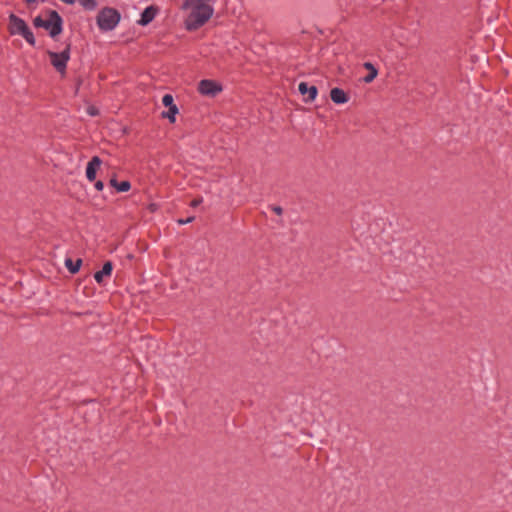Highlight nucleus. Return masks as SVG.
<instances>
[{
	"mask_svg": "<svg viewBox=\"0 0 512 512\" xmlns=\"http://www.w3.org/2000/svg\"><path fill=\"white\" fill-rule=\"evenodd\" d=\"M182 9L189 11L185 25L190 31L202 27L214 14L210 0H185Z\"/></svg>",
	"mask_w": 512,
	"mask_h": 512,
	"instance_id": "obj_1",
	"label": "nucleus"
},
{
	"mask_svg": "<svg viewBox=\"0 0 512 512\" xmlns=\"http://www.w3.org/2000/svg\"><path fill=\"white\" fill-rule=\"evenodd\" d=\"M33 24L35 27L47 30L52 38L61 34L63 30V20L59 13L54 10L48 11L46 18L41 16L35 17Z\"/></svg>",
	"mask_w": 512,
	"mask_h": 512,
	"instance_id": "obj_2",
	"label": "nucleus"
},
{
	"mask_svg": "<svg viewBox=\"0 0 512 512\" xmlns=\"http://www.w3.org/2000/svg\"><path fill=\"white\" fill-rule=\"evenodd\" d=\"M9 32L11 35H21L31 46L36 44L34 34L26 22L15 14L9 15Z\"/></svg>",
	"mask_w": 512,
	"mask_h": 512,
	"instance_id": "obj_3",
	"label": "nucleus"
},
{
	"mask_svg": "<svg viewBox=\"0 0 512 512\" xmlns=\"http://www.w3.org/2000/svg\"><path fill=\"white\" fill-rule=\"evenodd\" d=\"M120 21V14L113 8L102 9L97 16V25L102 31L113 30Z\"/></svg>",
	"mask_w": 512,
	"mask_h": 512,
	"instance_id": "obj_4",
	"label": "nucleus"
},
{
	"mask_svg": "<svg viewBox=\"0 0 512 512\" xmlns=\"http://www.w3.org/2000/svg\"><path fill=\"white\" fill-rule=\"evenodd\" d=\"M52 66L61 75H65L67 63L70 59V45H67L61 52L48 51Z\"/></svg>",
	"mask_w": 512,
	"mask_h": 512,
	"instance_id": "obj_5",
	"label": "nucleus"
},
{
	"mask_svg": "<svg viewBox=\"0 0 512 512\" xmlns=\"http://www.w3.org/2000/svg\"><path fill=\"white\" fill-rule=\"evenodd\" d=\"M222 90V85L214 80L204 79L198 84V91L204 96L214 97Z\"/></svg>",
	"mask_w": 512,
	"mask_h": 512,
	"instance_id": "obj_6",
	"label": "nucleus"
},
{
	"mask_svg": "<svg viewBox=\"0 0 512 512\" xmlns=\"http://www.w3.org/2000/svg\"><path fill=\"white\" fill-rule=\"evenodd\" d=\"M102 164V160L98 156H94L87 163L86 166V177L90 182L95 181L98 169Z\"/></svg>",
	"mask_w": 512,
	"mask_h": 512,
	"instance_id": "obj_7",
	"label": "nucleus"
},
{
	"mask_svg": "<svg viewBox=\"0 0 512 512\" xmlns=\"http://www.w3.org/2000/svg\"><path fill=\"white\" fill-rule=\"evenodd\" d=\"M157 13H158V8L156 6H153V5L148 6L141 13V17L138 20V24L141 26H147L149 23H151L154 20Z\"/></svg>",
	"mask_w": 512,
	"mask_h": 512,
	"instance_id": "obj_8",
	"label": "nucleus"
},
{
	"mask_svg": "<svg viewBox=\"0 0 512 512\" xmlns=\"http://www.w3.org/2000/svg\"><path fill=\"white\" fill-rule=\"evenodd\" d=\"M298 90L303 96H307V100L312 101L317 96V88L309 86L306 82H301L298 85Z\"/></svg>",
	"mask_w": 512,
	"mask_h": 512,
	"instance_id": "obj_9",
	"label": "nucleus"
},
{
	"mask_svg": "<svg viewBox=\"0 0 512 512\" xmlns=\"http://www.w3.org/2000/svg\"><path fill=\"white\" fill-rule=\"evenodd\" d=\"M113 270L112 263L107 261L104 263L102 269L94 274V279L98 284L103 282L104 277H110Z\"/></svg>",
	"mask_w": 512,
	"mask_h": 512,
	"instance_id": "obj_10",
	"label": "nucleus"
},
{
	"mask_svg": "<svg viewBox=\"0 0 512 512\" xmlns=\"http://www.w3.org/2000/svg\"><path fill=\"white\" fill-rule=\"evenodd\" d=\"M330 97L336 104H344L348 101L346 93L340 88H333L330 92Z\"/></svg>",
	"mask_w": 512,
	"mask_h": 512,
	"instance_id": "obj_11",
	"label": "nucleus"
},
{
	"mask_svg": "<svg viewBox=\"0 0 512 512\" xmlns=\"http://www.w3.org/2000/svg\"><path fill=\"white\" fill-rule=\"evenodd\" d=\"M364 68L368 70L369 74L366 75L363 80L365 83H371L377 77L378 71L370 62H365Z\"/></svg>",
	"mask_w": 512,
	"mask_h": 512,
	"instance_id": "obj_12",
	"label": "nucleus"
},
{
	"mask_svg": "<svg viewBox=\"0 0 512 512\" xmlns=\"http://www.w3.org/2000/svg\"><path fill=\"white\" fill-rule=\"evenodd\" d=\"M81 263H82L81 259H77L76 261H73L72 259L67 258L65 260V266L69 270V272L72 274H75L79 271V269L81 267Z\"/></svg>",
	"mask_w": 512,
	"mask_h": 512,
	"instance_id": "obj_13",
	"label": "nucleus"
},
{
	"mask_svg": "<svg viewBox=\"0 0 512 512\" xmlns=\"http://www.w3.org/2000/svg\"><path fill=\"white\" fill-rule=\"evenodd\" d=\"M167 112L162 113V117L167 118L171 123H174L176 120V115L178 114V108L176 105L172 107H168Z\"/></svg>",
	"mask_w": 512,
	"mask_h": 512,
	"instance_id": "obj_14",
	"label": "nucleus"
},
{
	"mask_svg": "<svg viewBox=\"0 0 512 512\" xmlns=\"http://www.w3.org/2000/svg\"><path fill=\"white\" fill-rule=\"evenodd\" d=\"M84 9L93 11L97 7V2L95 0H77Z\"/></svg>",
	"mask_w": 512,
	"mask_h": 512,
	"instance_id": "obj_15",
	"label": "nucleus"
},
{
	"mask_svg": "<svg viewBox=\"0 0 512 512\" xmlns=\"http://www.w3.org/2000/svg\"><path fill=\"white\" fill-rule=\"evenodd\" d=\"M130 188H131V184L129 181L119 182L118 185L116 186V190L118 192H127L130 190Z\"/></svg>",
	"mask_w": 512,
	"mask_h": 512,
	"instance_id": "obj_16",
	"label": "nucleus"
},
{
	"mask_svg": "<svg viewBox=\"0 0 512 512\" xmlns=\"http://www.w3.org/2000/svg\"><path fill=\"white\" fill-rule=\"evenodd\" d=\"M162 103L164 106L166 107H172L174 106V98L171 94H165L163 97H162Z\"/></svg>",
	"mask_w": 512,
	"mask_h": 512,
	"instance_id": "obj_17",
	"label": "nucleus"
},
{
	"mask_svg": "<svg viewBox=\"0 0 512 512\" xmlns=\"http://www.w3.org/2000/svg\"><path fill=\"white\" fill-rule=\"evenodd\" d=\"M94 187L97 191H102L104 189V183L102 181H96Z\"/></svg>",
	"mask_w": 512,
	"mask_h": 512,
	"instance_id": "obj_18",
	"label": "nucleus"
},
{
	"mask_svg": "<svg viewBox=\"0 0 512 512\" xmlns=\"http://www.w3.org/2000/svg\"><path fill=\"white\" fill-rule=\"evenodd\" d=\"M202 198H197V199H194L192 202H191V206L192 207H197L198 205H200L202 203Z\"/></svg>",
	"mask_w": 512,
	"mask_h": 512,
	"instance_id": "obj_19",
	"label": "nucleus"
},
{
	"mask_svg": "<svg viewBox=\"0 0 512 512\" xmlns=\"http://www.w3.org/2000/svg\"><path fill=\"white\" fill-rule=\"evenodd\" d=\"M193 220H194V217H189V218L184 219V220L180 219L178 222H179V224L184 225V224L192 222Z\"/></svg>",
	"mask_w": 512,
	"mask_h": 512,
	"instance_id": "obj_20",
	"label": "nucleus"
},
{
	"mask_svg": "<svg viewBox=\"0 0 512 512\" xmlns=\"http://www.w3.org/2000/svg\"><path fill=\"white\" fill-rule=\"evenodd\" d=\"M88 113L91 116H95L97 114V109L95 107H89L88 108Z\"/></svg>",
	"mask_w": 512,
	"mask_h": 512,
	"instance_id": "obj_21",
	"label": "nucleus"
},
{
	"mask_svg": "<svg viewBox=\"0 0 512 512\" xmlns=\"http://www.w3.org/2000/svg\"><path fill=\"white\" fill-rule=\"evenodd\" d=\"M273 211L278 214V215H281L282 214V208L279 207V206H275L273 207Z\"/></svg>",
	"mask_w": 512,
	"mask_h": 512,
	"instance_id": "obj_22",
	"label": "nucleus"
},
{
	"mask_svg": "<svg viewBox=\"0 0 512 512\" xmlns=\"http://www.w3.org/2000/svg\"><path fill=\"white\" fill-rule=\"evenodd\" d=\"M119 182H117V180L115 178H112L110 180V185L113 186L115 189H116V186L118 185Z\"/></svg>",
	"mask_w": 512,
	"mask_h": 512,
	"instance_id": "obj_23",
	"label": "nucleus"
},
{
	"mask_svg": "<svg viewBox=\"0 0 512 512\" xmlns=\"http://www.w3.org/2000/svg\"><path fill=\"white\" fill-rule=\"evenodd\" d=\"M60 1L65 4L72 5V4L76 3L77 0H60Z\"/></svg>",
	"mask_w": 512,
	"mask_h": 512,
	"instance_id": "obj_24",
	"label": "nucleus"
},
{
	"mask_svg": "<svg viewBox=\"0 0 512 512\" xmlns=\"http://www.w3.org/2000/svg\"><path fill=\"white\" fill-rule=\"evenodd\" d=\"M25 1H26L28 4H32V3H34V4H38V3H40V2H43L44 0H25Z\"/></svg>",
	"mask_w": 512,
	"mask_h": 512,
	"instance_id": "obj_25",
	"label": "nucleus"
}]
</instances>
